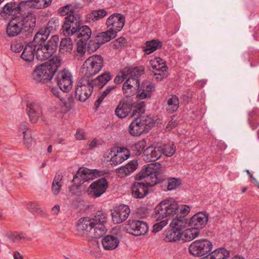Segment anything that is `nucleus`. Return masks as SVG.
Listing matches in <instances>:
<instances>
[{"instance_id":"f257e3e1","label":"nucleus","mask_w":259,"mask_h":259,"mask_svg":"<svg viewBox=\"0 0 259 259\" xmlns=\"http://www.w3.org/2000/svg\"><path fill=\"white\" fill-rule=\"evenodd\" d=\"M106 222V214L102 211H98L92 218H81L76 225V234L92 238L90 241V246L92 245L95 248H98L99 243L97 239L102 237L106 233L105 224Z\"/></svg>"},{"instance_id":"f03ea898","label":"nucleus","mask_w":259,"mask_h":259,"mask_svg":"<svg viewBox=\"0 0 259 259\" xmlns=\"http://www.w3.org/2000/svg\"><path fill=\"white\" fill-rule=\"evenodd\" d=\"M157 163L147 165L136 175L137 180L144 179V182L135 183L132 187L133 195L138 198H143L148 193V186L152 187L159 183L160 174L157 170Z\"/></svg>"},{"instance_id":"7ed1b4c3","label":"nucleus","mask_w":259,"mask_h":259,"mask_svg":"<svg viewBox=\"0 0 259 259\" xmlns=\"http://www.w3.org/2000/svg\"><path fill=\"white\" fill-rule=\"evenodd\" d=\"M144 68L143 66L136 67L133 68L125 67L121 70L114 79L115 84L122 82L124 79L126 80L123 83L122 90L124 93H128V89L131 91L135 90L140 85V77L144 74Z\"/></svg>"},{"instance_id":"20e7f679","label":"nucleus","mask_w":259,"mask_h":259,"mask_svg":"<svg viewBox=\"0 0 259 259\" xmlns=\"http://www.w3.org/2000/svg\"><path fill=\"white\" fill-rule=\"evenodd\" d=\"M61 59L60 56H55L49 63L36 66L31 73L32 79L36 82L45 83L51 80L57 69L60 66Z\"/></svg>"},{"instance_id":"39448f33","label":"nucleus","mask_w":259,"mask_h":259,"mask_svg":"<svg viewBox=\"0 0 259 259\" xmlns=\"http://www.w3.org/2000/svg\"><path fill=\"white\" fill-rule=\"evenodd\" d=\"M102 171L97 169H90L87 168H80L74 176V184L70 187V191L73 194L79 195L80 193V187L86 182L93 180L97 176H99Z\"/></svg>"},{"instance_id":"423d86ee","label":"nucleus","mask_w":259,"mask_h":259,"mask_svg":"<svg viewBox=\"0 0 259 259\" xmlns=\"http://www.w3.org/2000/svg\"><path fill=\"white\" fill-rule=\"evenodd\" d=\"M179 206L173 198L165 199L159 203L155 208V218L157 221L173 217L179 212Z\"/></svg>"},{"instance_id":"0eeeda50","label":"nucleus","mask_w":259,"mask_h":259,"mask_svg":"<svg viewBox=\"0 0 259 259\" xmlns=\"http://www.w3.org/2000/svg\"><path fill=\"white\" fill-rule=\"evenodd\" d=\"M59 41L58 35H53L46 44H34L36 59L39 61L49 59L56 51Z\"/></svg>"},{"instance_id":"6e6552de","label":"nucleus","mask_w":259,"mask_h":259,"mask_svg":"<svg viewBox=\"0 0 259 259\" xmlns=\"http://www.w3.org/2000/svg\"><path fill=\"white\" fill-rule=\"evenodd\" d=\"M153 125L154 121L149 115L139 116L131 123L128 131L133 136H140L148 133Z\"/></svg>"},{"instance_id":"1a4fd4ad","label":"nucleus","mask_w":259,"mask_h":259,"mask_svg":"<svg viewBox=\"0 0 259 259\" xmlns=\"http://www.w3.org/2000/svg\"><path fill=\"white\" fill-rule=\"evenodd\" d=\"M103 63V58L100 55H94L89 57L83 63L81 68L83 76L90 79L101 71Z\"/></svg>"},{"instance_id":"9d476101","label":"nucleus","mask_w":259,"mask_h":259,"mask_svg":"<svg viewBox=\"0 0 259 259\" xmlns=\"http://www.w3.org/2000/svg\"><path fill=\"white\" fill-rule=\"evenodd\" d=\"M94 87L91 79L82 76L77 82L75 90V98L80 102L85 101L92 95Z\"/></svg>"},{"instance_id":"9b49d317","label":"nucleus","mask_w":259,"mask_h":259,"mask_svg":"<svg viewBox=\"0 0 259 259\" xmlns=\"http://www.w3.org/2000/svg\"><path fill=\"white\" fill-rule=\"evenodd\" d=\"M212 249V243L205 239L195 240L189 247L190 253L196 256L205 255L210 252Z\"/></svg>"},{"instance_id":"f8f14e48","label":"nucleus","mask_w":259,"mask_h":259,"mask_svg":"<svg viewBox=\"0 0 259 259\" xmlns=\"http://www.w3.org/2000/svg\"><path fill=\"white\" fill-rule=\"evenodd\" d=\"M59 89L64 93L68 92L72 88L73 76L67 69H64L57 72L55 78Z\"/></svg>"},{"instance_id":"ddd939ff","label":"nucleus","mask_w":259,"mask_h":259,"mask_svg":"<svg viewBox=\"0 0 259 259\" xmlns=\"http://www.w3.org/2000/svg\"><path fill=\"white\" fill-rule=\"evenodd\" d=\"M82 24L79 16L69 15L64 18V24L62 26L63 32L64 35L73 36L76 30Z\"/></svg>"},{"instance_id":"4468645a","label":"nucleus","mask_w":259,"mask_h":259,"mask_svg":"<svg viewBox=\"0 0 259 259\" xmlns=\"http://www.w3.org/2000/svg\"><path fill=\"white\" fill-rule=\"evenodd\" d=\"M29 1H23L21 2H10L6 4L1 13L2 16L7 15L17 16L27 9V3Z\"/></svg>"},{"instance_id":"2eb2a0df","label":"nucleus","mask_w":259,"mask_h":259,"mask_svg":"<svg viewBox=\"0 0 259 259\" xmlns=\"http://www.w3.org/2000/svg\"><path fill=\"white\" fill-rule=\"evenodd\" d=\"M149 70L153 73L154 77L161 80L166 76L167 66L165 62L160 58H155L149 62Z\"/></svg>"},{"instance_id":"dca6fc26","label":"nucleus","mask_w":259,"mask_h":259,"mask_svg":"<svg viewBox=\"0 0 259 259\" xmlns=\"http://www.w3.org/2000/svg\"><path fill=\"white\" fill-rule=\"evenodd\" d=\"M42 107V104L39 101H35L27 103V111L32 123H36L39 119L43 118Z\"/></svg>"},{"instance_id":"f3484780","label":"nucleus","mask_w":259,"mask_h":259,"mask_svg":"<svg viewBox=\"0 0 259 259\" xmlns=\"http://www.w3.org/2000/svg\"><path fill=\"white\" fill-rule=\"evenodd\" d=\"M124 16L119 13H114L110 15L106 20V25L111 31L117 33L123 28L125 23Z\"/></svg>"},{"instance_id":"a211bd4d","label":"nucleus","mask_w":259,"mask_h":259,"mask_svg":"<svg viewBox=\"0 0 259 259\" xmlns=\"http://www.w3.org/2000/svg\"><path fill=\"white\" fill-rule=\"evenodd\" d=\"M126 230L130 234L138 236L146 234L148 231V226L145 222L134 220L127 224Z\"/></svg>"},{"instance_id":"6ab92c4d","label":"nucleus","mask_w":259,"mask_h":259,"mask_svg":"<svg viewBox=\"0 0 259 259\" xmlns=\"http://www.w3.org/2000/svg\"><path fill=\"white\" fill-rule=\"evenodd\" d=\"M131 210L127 205H120L115 207L111 212L113 222L115 224H120L128 218Z\"/></svg>"},{"instance_id":"aec40b11","label":"nucleus","mask_w":259,"mask_h":259,"mask_svg":"<svg viewBox=\"0 0 259 259\" xmlns=\"http://www.w3.org/2000/svg\"><path fill=\"white\" fill-rule=\"evenodd\" d=\"M108 187V182L105 178L93 182L89 186V194L95 197H99L104 193Z\"/></svg>"},{"instance_id":"412c9836","label":"nucleus","mask_w":259,"mask_h":259,"mask_svg":"<svg viewBox=\"0 0 259 259\" xmlns=\"http://www.w3.org/2000/svg\"><path fill=\"white\" fill-rule=\"evenodd\" d=\"M208 217L205 211L197 212L189 219L190 227H193L200 231L206 225Z\"/></svg>"},{"instance_id":"4be33fe9","label":"nucleus","mask_w":259,"mask_h":259,"mask_svg":"<svg viewBox=\"0 0 259 259\" xmlns=\"http://www.w3.org/2000/svg\"><path fill=\"white\" fill-rule=\"evenodd\" d=\"M19 17L15 16L8 24L6 32L10 37H14L18 35L24 29L23 24Z\"/></svg>"},{"instance_id":"5701e85b","label":"nucleus","mask_w":259,"mask_h":259,"mask_svg":"<svg viewBox=\"0 0 259 259\" xmlns=\"http://www.w3.org/2000/svg\"><path fill=\"white\" fill-rule=\"evenodd\" d=\"M26 11V9L21 12L20 15L17 16L19 17L23 24L24 28H29L33 29L35 26L36 16L34 12L30 11Z\"/></svg>"},{"instance_id":"b1692460","label":"nucleus","mask_w":259,"mask_h":259,"mask_svg":"<svg viewBox=\"0 0 259 259\" xmlns=\"http://www.w3.org/2000/svg\"><path fill=\"white\" fill-rule=\"evenodd\" d=\"M138 165L137 160H133L124 166L117 168L116 172L119 177L124 178L133 172L137 168Z\"/></svg>"},{"instance_id":"393cba45","label":"nucleus","mask_w":259,"mask_h":259,"mask_svg":"<svg viewBox=\"0 0 259 259\" xmlns=\"http://www.w3.org/2000/svg\"><path fill=\"white\" fill-rule=\"evenodd\" d=\"M92 34V31L90 28L87 25H80L77 30L72 36L73 38L75 37L79 38L78 41L80 42H87L89 39L91 37Z\"/></svg>"},{"instance_id":"a878e982","label":"nucleus","mask_w":259,"mask_h":259,"mask_svg":"<svg viewBox=\"0 0 259 259\" xmlns=\"http://www.w3.org/2000/svg\"><path fill=\"white\" fill-rule=\"evenodd\" d=\"M119 243L118 238L111 235H108L102 239V244L104 249L111 250L116 248Z\"/></svg>"},{"instance_id":"bb28decb","label":"nucleus","mask_w":259,"mask_h":259,"mask_svg":"<svg viewBox=\"0 0 259 259\" xmlns=\"http://www.w3.org/2000/svg\"><path fill=\"white\" fill-rule=\"evenodd\" d=\"M130 154V151L127 149L121 148L120 151H118L111 157L110 159L111 164L117 165L121 163L128 159Z\"/></svg>"},{"instance_id":"cd10ccee","label":"nucleus","mask_w":259,"mask_h":259,"mask_svg":"<svg viewBox=\"0 0 259 259\" xmlns=\"http://www.w3.org/2000/svg\"><path fill=\"white\" fill-rule=\"evenodd\" d=\"M34 46V44L32 41L25 46L21 56L22 59L28 62H32L34 60V55H36Z\"/></svg>"},{"instance_id":"c85d7f7f","label":"nucleus","mask_w":259,"mask_h":259,"mask_svg":"<svg viewBox=\"0 0 259 259\" xmlns=\"http://www.w3.org/2000/svg\"><path fill=\"white\" fill-rule=\"evenodd\" d=\"M115 113L117 116L123 118L130 114H131V105L125 101H120L117 106Z\"/></svg>"},{"instance_id":"c756f323","label":"nucleus","mask_w":259,"mask_h":259,"mask_svg":"<svg viewBox=\"0 0 259 259\" xmlns=\"http://www.w3.org/2000/svg\"><path fill=\"white\" fill-rule=\"evenodd\" d=\"M144 155L147 157V160L155 161L160 158L162 155L159 146H149L144 151Z\"/></svg>"},{"instance_id":"7c9ffc66","label":"nucleus","mask_w":259,"mask_h":259,"mask_svg":"<svg viewBox=\"0 0 259 259\" xmlns=\"http://www.w3.org/2000/svg\"><path fill=\"white\" fill-rule=\"evenodd\" d=\"M155 90V85L151 82H146L143 84L142 89H141L137 95V98L139 99H144L150 98L152 92Z\"/></svg>"},{"instance_id":"2f4dec72","label":"nucleus","mask_w":259,"mask_h":259,"mask_svg":"<svg viewBox=\"0 0 259 259\" xmlns=\"http://www.w3.org/2000/svg\"><path fill=\"white\" fill-rule=\"evenodd\" d=\"M180 106V101L176 95H171L167 99L165 105V110L168 113L172 114L176 112Z\"/></svg>"},{"instance_id":"473e14b6","label":"nucleus","mask_w":259,"mask_h":259,"mask_svg":"<svg viewBox=\"0 0 259 259\" xmlns=\"http://www.w3.org/2000/svg\"><path fill=\"white\" fill-rule=\"evenodd\" d=\"M189 222V219L180 215L179 218L177 217L172 220L170 226L171 228H175L178 231L182 232L184 229L190 226Z\"/></svg>"},{"instance_id":"72a5a7b5","label":"nucleus","mask_w":259,"mask_h":259,"mask_svg":"<svg viewBox=\"0 0 259 259\" xmlns=\"http://www.w3.org/2000/svg\"><path fill=\"white\" fill-rule=\"evenodd\" d=\"M51 33L44 27H40L34 36L33 42L34 44H46L47 39Z\"/></svg>"},{"instance_id":"f704fd0d","label":"nucleus","mask_w":259,"mask_h":259,"mask_svg":"<svg viewBox=\"0 0 259 259\" xmlns=\"http://www.w3.org/2000/svg\"><path fill=\"white\" fill-rule=\"evenodd\" d=\"M111 79V73L109 72H105L98 76L96 79H91V82L93 87L102 88Z\"/></svg>"},{"instance_id":"c9c22d12","label":"nucleus","mask_w":259,"mask_h":259,"mask_svg":"<svg viewBox=\"0 0 259 259\" xmlns=\"http://www.w3.org/2000/svg\"><path fill=\"white\" fill-rule=\"evenodd\" d=\"M27 208L32 213L37 214L42 217L47 216V213L36 201L29 202L27 204Z\"/></svg>"},{"instance_id":"e433bc0d","label":"nucleus","mask_w":259,"mask_h":259,"mask_svg":"<svg viewBox=\"0 0 259 259\" xmlns=\"http://www.w3.org/2000/svg\"><path fill=\"white\" fill-rule=\"evenodd\" d=\"M200 231L193 227L186 229L184 231L181 232V238L185 241H190L198 236Z\"/></svg>"},{"instance_id":"4c0bfd02","label":"nucleus","mask_w":259,"mask_h":259,"mask_svg":"<svg viewBox=\"0 0 259 259\" xmlns=\"http://www.w3.org/2000/svg\"><path fill=\"white\" fill-rule=\"evenodd\" d=\"M63 175L61 174H56L52 183V191L54 195H57L60 192L62 186Z\"/></svg>"},{"instance_id":"58836bf2","label":"nucleus","mask_w":259,"mask_h":259,"mask_svg":"<svg viewBox=\"0 0 259 259\" xmlns=\"http://www.w3.org/2000/svg\"><path fill=\"white\" fill-rule=\"evenodd\" d=\"M161 47L162 42L161 41L153 39L151 41H147L143 47V49L145 54L148 55L154 52L157 49L161 48Z\"/></svg>"},{"instance_id":"ea45409f","label":"nucleus","mask_w":259,"mask_h":259,"mask_svg":"<svg viewBox=\"0 0 259 259\" xmlns=\"http://www.w3.org/2000/svg\"><path fill=\"white\" fill-rule=\"evenodd\" d=\"M26 1H29V3H27V8H33L37 9L46 8L52 3V0H26Z\"/></svg>"},{"instance_id":"a19ab883","label":"nucleus","mask_w":259,"mask_h":259,"mask_svg":"<svg viewBox=\"0 0 259 259\" xmlns=\"http://www.w3.org/2000/svg\"><path fill=\"white\" fill-rule=\"evenodd\" d=\"M96 36L98 39V42H100L102 45L115 38L116 35L114 32H113L109 29L107 31L98 33Z\"/></svg>"},{"instance_id":"79ce46f5","label":"nucleus","mask_w":259,"mask_h":259,"mask_svg":"<svg viewBox=\"0 0 259 259\" xmlns=\"http://www.w3.org/2000/svg\"><path fill=\"white\" fill-rule=\"evenodd\" d=\"M131 114L130 117H134L135 115L137 116H141L140 114L143 113L145 111V104L143 102H134L131 104Z\"/></svg>"},{"instance_id":"37998d69","label":"nucleus","mask_w":259,"mask_h":259,"mask_svg":"<svg viewBox=\"0 0 259 259\" xmlns=\"http://www.w3.org/2000/svg\"><path fill=\"white\" fill-rule=\"evenodd\" d=\"M182 237V234L180 231H178L175 228H171L165 233L164 240L167 242H176L179 241Z\"/></svg>"},{"instance_id":"c03bdc74","label":"nucleus","mask_w":259,"mask_h":259,"mask_svg":"<svg viewBox=\"0 0 259 259\" xmlns=\"http://www.w3.org/2000/svg\"><path fill=\"white\" fill-rule=\"evenodd\" d=\"M73 48L72 39L70 38H62L60 44V51L64 52H70Z\"/></svg>"},{"instance_id":"a18cd8bd","label":"nucleus","mask_w":259,"mask_h":259,"mask_svg":"<svg viewBox=\"0 0 259 259\" xmlns=\"http://www.w3.org/2000/svg\"><path fill=\"white\" fill-rule=\"evenodd\" d=\"M107 12L104 9L93 10L88 15V18L92 21H95L102 19L107 15Z\"/></svg>"},{"instance_id":"49530a36","label":"nucleus","mask_w":259,"mask_h":259,"mask_svg":"<svg viewBox=\"0 0 259 259\" xmlns=\"http://www.w3.org/2000/svg\"><path fill=\"white\" fill-rule=\"evenodd\" d=\"M87 42H77V50L74 54V57L77 60H82L86 52Z\"/></svg>"},{"instance_id":"de8ad7c7","label":"nucleus","mask_w":259,"mask_h":259,"mask_svg":"<svg viewBox=\"0 0 259 259\" xmlns=\"http://www.w3.org/2000/svg\"><path fill=\"white\" fill-rule=\"evenodd\" d=\"M160 149L162 154L167 157L172 156L176 152V147L174 144H164L160 146Z\"/></svg>"},{"instance_id":"09e8293b","label":"nucleus","mask_w":259,"mask_h":259,"mask_svg":"<svg viewBox=\"0 0 259 259\" xmlns=\"http://www.w3.org/2000/svg\"><path fill=\"white\" fill-rule=\"evenodd\" d=\"M59 21L56 18H52L48 21L47 26H44L51 33H54L59 28Z\"/></svg>"},{"instance_id":"8fccbe9b","label":"nucleus","mask_w":259,"mask_h":259,"mask_svg":"<svg viewBox=\"0 0 259 259\" xmlns=\"http://www.w3.org/2000/svg\"><path fill=\"white\" fill-rule=\"evenodd\" d=\"M59 14L62 16H65L66 15L69 16V15H75L77 14L74 12V7L70 4L67 5L59 10Z\"/></svg>"},{"instance_id":"3c124183","label":"nucleus","mask_w":259,"mask_h":259,"mask_svg":"<svg viewBox=\"0 0 259 259\" xmlns=\"http://www.w3.org/2000/svg\"><path fill=\"white\" fill-rule=\"evenodd\" d=\"M181 180L179 178H170L167 180V190H173L178 188L181 184Z\"/></svg>"},{"instance_id":"603ef678","label":"nucleus","mask_w":259,"mask_h":259,"mask_svg":"<svg viewBox=\"0 0 259 259\" xmlns=\"http://www.w3.org/2000/svg\"><path fill=\"white\" fill-rule=\"evenodd\" d=\"M146 146V142L145 140L138 141L133 146V150L136 155H140L142 152H144V148Z\"/></svg>"},{"instance_id":"864d4df0","label":"nucleus","mask_w":259,"mask_h":259,"mask_svg":"<svg viewBox=\"0 0 259 259\" xmlns=\"http://www.w3.org/2000/svg\"><path fill=\"white\" fill-rule=\"evenodd\" d=\"M101 45L100 42H98V39L96 36L94 39H92L89 41L87 48L89 51L94 52L97 51Z\"/></svg>"},{"instance_id":"5fc2aeb1","label":"nucleus","mask_w":259,"mask_h":259,"mask_svg":"<svg viewBox=\"0 0 259 259\" xmlns=\"http://www.w3.org/2000/svg\"><path fill=\"white\" fill-rule=\"evenodd\" d=\"M159 222L153 225V232L156 233L160 231L168 223V219H164L159 221Z\"/></svg>"},{"instance_id":"6e6d98bb","label":"nucleus","mask_w":259,"mask_h":259,"mask_svg":"<svg viewBox=\"0 0 259 259\" xmlns=\"http://www.w3.org/2000/svg\"><path fill=\"white\" fill-rule=\"evenodd\" d=\"M125 39L123 37H120L113 41V46L116 49H121L126 45Z\"/></svg>"},{"instance_id":"4d7b16f0","label":"nucleus","mask_w":259,"mask_h":259,"mask_svg":"<svg viewBox=\"0 0 259 259\" xmlns=\"http://www.w3.org/2000/svg\"><path fill=\"white\" fill-rule=\"evenodd\" d=\"M29 127V123L26 121L22 122L19 126V132H22V134L27 133V131Z\"/></svg>"},{"instance_id":"13d9d810","label":"nucleus","mask_w":259,"mask_h":259,"mask_svg":"<svg viewBox=\"0 0 259 259\" xmlns=\"http://www.w3.org/2000/svg\"><path fill=\"white\" fill-rule=\"evenodd\" d=\"M179 210L181 213L180 215L185 217L189 213L190 208L188 205H182L181 207H179Z\"/></svg>"},{"instance_id":"bf43d9fd","label":"nucleus","mask_w":259,"mask_h":259,"mask_svg":"<svg viewBox=\"0 0 259 259\" xmlns=\"http://www.w3.org/2000/svg\"><path fill=\"white\" fill-rule=\"evenodd\" d=\"M23 142L27 147H29L31 145L32 138L29 134L26 133L23 135Z\"/></svg>"},{"instance_id":"052dcab7","label":"nucleus","mask_w":259,"mask_h":259,"mask_svg":"<svg viewBox=\"0 0 259 259\" xmlns=\"http://www.w3.org/2000/svg\"><path fill=\"white\" fill-rule=\"evenodd\" d=\"M11 48L13 52L19 53L22 50L23 46L21 43H17L16 44H12Z\"/></svg>"},{"instance_id":"680f3d73","label":"nucleus","mask_w":259,"mask_h":259,"mask_svg":"<svg viewBox=\"0 0 259 259\" xmlns=\"http://www.w3.org/2000/svg\"><path fill=\"white\" fill-rule=\"evenodd\" d=\"M52 93L57 98H59L61 101H63V98L61 97V92L56 87H53L51 89Z\"/></svg>"},{"instance_id":"e2e57ef3","label":"nucleus","mask_w":259,"mask_h":259,"mask_svg":"<svg viewBox=\"0 0 259 259\" xmlns=\"http://www.w3.org/2000/svg\"><path fill=\"white\" fill-rule=\"evenodd\" d=\"M18 235L16 233H7L6 236L11 241L14 242L18 241Z\"/></svg>"},{"instance_id":"0e129e2a","label":"nucleus","mask_w":259,"mask_h":259,"mask_svg":"<svg viewBox=\"0 0 259 259\" xmlns=\"http://www.w3.org/2000/svg\"><path fill=\"white\" fill-rule=\"evenodd\" d=\"M105 96L102 93H100L97 97V99L95 103V107L97 109L100 106Z\"/></svg>"},{"instance_id":"69168bd1","label":"nucleus","mask_w":259,"mask_h":259,"mask_svg":"<svg viewBox=\"0 0 259 259\" xmlns=\"http://www.w3.org/2000/svg\"><path fill=\"white\" fill-rule=\"evenodd\" d=\"M75 136V138L78 140H82L84 139V133L81 129H78Z\"/></svg>"},{"instance_id":"338daca9","label":"nucleus","mask_w":259,"mask_h":259,"mask_svg":"<svg viewBox=\"0 0 259 259\" xmlns=\"http://www.w3.org/2000/svg\"><path fill=\"white\" fill-rule=\"evenodd\" d=\"M116 88L115 85H109L107 88L102 92L101 93L106 97L112 90H114Z\"/></svg>"},{"instance_id":"774afa93","label":"nucleus","mask_w":259,"mask_h":259,"mask_svg":"<svg viewBox=\"0 0 259 259\" xmlns=\"http://www.w3.org/2000/svg\"><path fill=\"white\" fill-rule=\"evenodd\" d=\"M177 121L176 120L172 118L168 122L166 128L168 130H171L173 127H175L177 124Z\"/></svg>"}]
</instances>
